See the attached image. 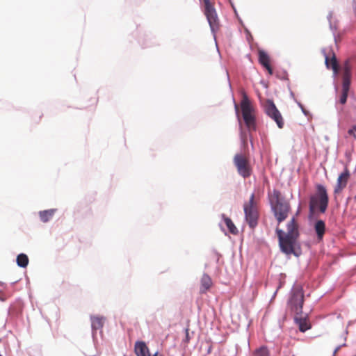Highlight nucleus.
<instances>
[{
  "instance_id": "nucleus-24",
  "label": "nucleus",
  "mask_w": 356,
  "mask_h": 356,
  "mask_svg": "<svg viewBox=\"0 0 356 356\" xmlns=\"http://www.w3.org/2000/svg\"><path fill=\"white\" fill-rule=\"evenodd\" d=\"M186 339H188V332L187 329L186 330Z\"/></svg>"
},
{
  "instance_id": "nucleus-23",
  "label": "nucleus",
  "mask_w": 356,
  "mask_h": 356,
  "mask_svg": "<svg viewBox=\"0 0 356 356\" xmlns=\"http://www.w3.org/2000/svg\"><path fill=\"white\" fill-rule=\"evenodd\" d=\"M348 134L353 136L354 138H356L355 131H354L353 127L348 131Z\"/></svg>"
},
{
  "instance_id": "nucleus-18",
  "label": "nucleus",
  "mask_w": 356,
  "mask_h": 356,
  "mask_svg": "<svg viewBox=\"0 0 356 356\" xmlns=\"http://www.w3.org/2000/svg\"><path fill=\"white\" fill-rule=\"evenodd\" d=\"M295 321L299 325V329L301 332H305L308 329H309V325L307 323L306 319L303 318L302 314L295 315Z\"/></svg>"
},
{
  "instance_id": "nucleus-7",
  "label": "nucleus",
  "mask_w": 356,
  "mask_h": 356,
  "mask_svg": "<svg viewBox=\"0 0 356 356\" xmlns=\"http://www.w3.org/2000/svg\"><path fill=\"white\" fill-rule=\"evenodd\" d=\"M233 163L240 176L245 179L251 176L252 168L250 165V159L245 154H236L233 158Z\"/></svg>"
},
{
  "instance_id": "nucleus-17",
  "label": "nucleus",
  "mask_w": 356,
  "mask_h": 356,
  "mask_svg": "<svg viewBox=\"0 0 356 356\" xmlns=\"http://www.w3.org/2000/svg\"><path fill=\"white\" fill-rule=\"evenodd\" d=\"M56 211V209H52L40 211L39 216L41 221H42L43 222H47L48 221H49L54 216Z\"/></svg>"
},
{
  "instance_id": "nucleus-6",
  "label": "nucleus",
  "mask_w": 356,
  "mask_h": 356,
  "mask_svg": "<svg viewBox=\"0 0 356 356\" xmlns=\"http://www.w3.org/2000/svg\"><path fill=\"white\" fill-rule=\"evenodd\" d=\"M241 109L247 128L249 131H254L256 129L255 117L254 114V110L245 94H243L241 102Z\"/></svg>"
},
{
  "instance_id": "nucleus-4",
  "label": "nucleus",
  "mask_w": 356,
  "mask_h": 356,
  "mask_svg": "<svg viewBox=\"0 0 356 356\" xmlns=\"http://www.w3.org/2000/svg\"><path fill=\"white\" fill-rule=\"evenodd\" d=\"M215 5V0H202V12L213 33L220 29V19Z\"/></svg>"
},
{
  "instance_id": "nucleus-9",
  "label": "nucleus",
  "mask_w": 356,
  "mask_h": 356,
  "mask_svg": "<svg viewBox=\"0 0 356 356\" xmlns=\"http://www.w3.org/2000/svg\"><path fill=\"white\" fill-rule=\"evenodd\" d=\"M264 109L265 113L276 122L277 127L280 129H282L284 121L274 102L272 100L267 99L264 104Z\"/></svg>"
},
{
  "instance_id": "nucleus-16",
  "label": "nucleus",
  "mask_w": 356,
  "mask_h": 356,
  "mask_svg": "<svg viewBox=\"0 0 356 356\" xmlns=\"http://www.w3.org/2000/svg\"><path fill=\"white\" fill-rule=\"evenodd\" d=\"M314 229L319 240H321L325 231V224L322 220H318L314 224Z\"/></svg>"
},
{
  "instance_id": "nucleus-22",
  "label": "nucleus",
  "mask_w": 356,
  "mask_h": 356,
  "mask_svg": "<svg viewBox=\"0 0 356 356\" xmlns=\"http://www.w3.org/2000/svg\"><path fill=\"white\" fill-rule=\"evenodd\" d=\"M253 356H270V353L266 346H261L254 351Z\"/></svg>"
},
{
  "instance_id": "nucleus-21",
  "label": "nucleus",
  "mask_w": 356,
  "mask_h": 356,
  "mask_svg": "<svg viewBox=\"0 0 356 356\" xmlns=\"http://www.w3.org/2000/svg\"><path fill=\"white\" fill-rule=\"evenodd\" d=\"M213 285L212 280L207 275H204L202 277V289L209 290Z\"/></svg>"
},
{
  "instance_id": "nucleus-19",
  "label": "nucleus",
  "mask_w": 356,
  "mask_h": 356,
  "mask_svg": "<svg viewBox=\"0 0 356 356\" xmlns=\"http://www.w3.org/2000/svg\"><path fill=\"white\" fill-rule=\"evenodd\" d=\"M222 217L229 232L234 235L238 234V229L236 228L232 220L224 214L222 216Z\"/></svg>"
},
{
  "instance_id": "nucleus-20",
  "label": "nucleus",
  "mask_w": 356,
  "mask_h": 356,
  "mask_svg": "<svg viewBox=\"0 0 356 356\" xmlns=\"http://www.w3.org/2000/svg\"><path fill=\"white\" fill-rule=\"evenodd\" d=\"M17 264L19 266L25 268L29 264V258L26 254H19L17 257Z\"/></svg>"
},
{
  "instance_id": "nucleus-13",
  "label": "nucleus",
  "mask_w": 356,
  "mask_h": 356,
  "mask_svg": "<svg viewBox=\"0 0 356 356\" xmlns=\"http://www.w3.org/2000/svg\"><path fill=\"white\" fill-rule=\"evenodd\" d=\"M259 63L270 74H273V69L270 65V57L264 50L258 51Z\"/></svg>"
},
{
  "instance_id": "nucleus-3",
  "label": "nucleus",
  "mask_w": 356,
  "mask_h": 356,
  "mask_svg": "<svg viewBox=\"0 0 356 356\" xmlns=\"http://www.w3.org/2000/svg\"><path fill=\"white\" fill-rule=\"evenodd\" d=\"M316 193L310 197L309 210L314 212L318 209L321 213H325L328 206V195L325 187L321 184L316 186Z\"/></svg>"
},
{
  "instance_id": "nucleus-25",
  "label": "nucleus",
  "mask_w": 356,
  "mask_h": 356,
  "mask_svg": "<svg viewBox=\"0 0 356 356\" xmlns=\"http://www.w3.org/2000/svg\"><path fill=\"white\" fill-rule=\"evenodd\" d=\"M353 128L354 131H355V132H356V124H355V125H354V126L353 127Z\"/></svg>"
},
{
  "instance_id": "nucleus-5",
  "label": "nucleus",
  "mask_w": 356,
  "mask_h": 356,
  "mask_svg": "<svg viewBox=\"0 0 356 356\" xmlns=\"http://www.w3.org/2000/svg\"><path fill=\"white\" fill-rule=\"evenodd\" d=\"M245 219L249 227L254 229L258 224L259 209L257 202L255 200V195L252 193L248 202L243 204Z\"/></svg>"
},
{
  "instance_id": "nucleus-14",
  "label": "nucleus",
  "mask_w": 356,
  "mask_h": 356,
  "mask_svg": "<svg viewBox=\"0 0 356 356\" xmlns=\"http://www.w3.org/2000/svg\"><path fill=\"white\" fill-rule=\"evenodd\" d=\"M90 320L92 330L102 329L105 322V318L101 316H91Z\"/></svg>"
},
{
  "instance_id": "nucleus-2",
  "label": "nucleus",
  "mask_w": 356,
  "mask_h": 356,
  "mask_svg": "<svg viewBox=\"0 0 356 356\" xmlns=\"http://www.w3.org/2000/svg\"><path fill=\"white\" fill-rule=\"evenodd\" d=\"M350 83L351 69L348 62H346L343 67L341 90L337 94L336 106L339 112L343 111V105H345L347 102Z\"/></svg>"
},
{
  "instance_id": "nucleus-1",
  "label": "nucleus",
  "mask_w": 356,
  "mask_h": 356,
  "mask_svg": "<svg viewBox=\"0 0 356 356\" xmlns=\"http://www.w3.org/2000/svg\"><path fill=\"white\" fill-rule=\"evenodd\" d=\"M276 234L279 240V245L282 252L286 254H293L298 255L297 250H300L298 243L300 236L299 225L295 217H293L287 223L286 231L279 227L276 228Z\"/></svg>"
},
{
  "instance_id": "nucleus-12",
  "label": "nucleus",
  "mask_w": 356,
  "mask_h": 356,
  "mask_svg": "<svg viewBox=\"0 0 356 356\" xmlns=\"http://www.w3.org/2000/svg\"><path fill=\"white\" fill-rule=\"evenodd\" d=\"M349 177V171L346 168L344 172L341 173L337 179V182L334 191V193H340L346 186Z\"/></svg>"
},
{
  "instance_id": "nucleus-8",
  "label": "nucleus",
  "mask_w": 356,
  "mask_h": 356,
  "mask_svg": "<svg viewBox=\"0 0 356 356\" xmlns=\"http://www.w3.org/2000/svg\"><path fill=\"white\" fill-rule=\"evenodd\" d=\"M303 302L304 294L302 289L300 286L293 288L289 304L291 310L295 315L302 314Z\"/></svg>"
},
{
  "instance_id": "nucleus-10",
  "label": "nucleus",
  "mask_w": 356,
  "mask_h": 356,
  "mask_svg": "<svg viewBox=\"0 0 356 356\" xmlns=\"http://www.w3.org/2000/svg\"><path fill=\"white\" fill-rule=\"evenodd\" d=\"M290 210V204L280 200H277L276 203L273 206L274 215L279 224L288 217Z\"/></svg>"
},
{
  "instance_id": "nucleus-11",
  "label": "nucleus",
  "mask_w": 356,
  "mask_h": 356,
  "mask_svg": "<svg viewBox=\"0 0 356 356\" xmlns=\"http://www.w3.org/2000/svg\"><path fill=\"white\" fill-rule=\"evenodd\" d=\"M134 352L136 356H161L156 352L153 355H150L149 348L144 341H138L135 343Z\"/></svg>"
},
{
  "instance_id": "nucleus-15",
  "label": "nucleus",
  "mask_w": 356,
  "mask_h": 356,
  "mask_svg": "<svg viewBox=\"0 0 356 356\" xmlns=\"http://www.w3.org/2000/svg\"><path fill=\"white\" fill-rule=\"evenodd\" d=\"M325 65L327 68H332L334 74H337L339 71L338 63L334 54L332 53V57L325 56Z\"/></svg>"
},
{
  "instance_id": "nucleus-26",
  "label": "nucleus",
  "mask_w": 356,
  "mask_h": 356,
  "mask_svg": "<svg viewBox=\"0 0 356 356\" xmlns=\"http://www.w3.org/2000/svg\"><path fill=\"white\" fill-rule=\"evenodd\" d=\"M235 107H236V109L238 110V106L236 105Z\"/></svg>"
}]
</instances>
